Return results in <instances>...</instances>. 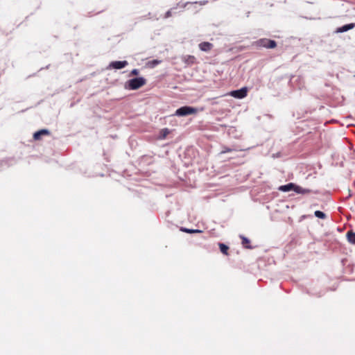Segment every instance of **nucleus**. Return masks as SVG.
<instances>
[{"label":"nucleus","mask_w":355,"mask_h":355,"mask_svg":"<svg viewBox=\"0 0 355 355\" xmlns=\"http://www.w3.org/2000/svg\"><path fill=\"white\" fill-rule=\"evenodd\" d=\"M146 83L144 77L133 78L125 82V88L129 90H136Z\"/></svg>","instance_id":"f257e3e1"},{"label":"nucleus","mask_w":355,"mask_h":355,"mask_svg":"<svg viewBox=\"0 0 355 355\" xmlns=\"http://www.w3.org/2000/svg\"><path fill=\"white\" fill-rule=\"evenodd\" d=\"M198 111V110L196 107L185 105L177 109L175 112V115L178 116H185L190 114H196Z\"/></svg>","instance_id":"f03ea898"},{"label":"nucleus","mask_w":355,"mask_h":355,"mask_svg":"<svg viewBox=\"0 0 355 355\" xmlns=\"http://www.w3.org/2000/svg\"><path fill=\"white\" fill-rule=\"evenodd\" d=\"M257 44L259 46H263L268 49H273L277 46V43L275 40L263 38L257 41Z\"/></svg>","instance_id":"7ed1b4c3"},{"label":"nucleus","mask_w":355,"mask_h":355,"mask_svg":"<svg viewBox=\"0 0 355 355\" xmlns=\"http://www.w3.org/2000/svg\"><path fill=\"white\" fill-rule=\"evenodd\" d=\"M128 64V61H112L109 65L107 67V69H121L125 68Z\"/></svg>","instance_id":"20e7f679"},{"label":"nucleus","mask_w":355,"mask_h":355,"mask_svg":"<svg viewBox=\"0 0 355 355\" xmlns=\"http://www.w3.org/2000/svg\"><path fill=\"white\" fill-rule=\"evenodd\" d=\"M230 95L234 98L241 99L247 96V88L242 87L240 89L232 91Z\"/></svg>","instance_id":"39448f33"},{"label":"nucleus","mask_w":355,"mask_h":355,"mask_svg":"<svg viewBox=\"0 0 355 355\" xmlns=\"http://www.w3.org/2000/svg\"><path fill=\"white\" fill-rule=\"evenodd\" d=\"M296 185L297 184H294L293 182H291V183H288V184L280 186L278 188V189L279 191H282V192H288V191H295Z\"/></svg>","instance_id":"423d86ee"},{"label":"nucleus","mask_w":355,"mask_h":355,"mask_svg":"<svg viewBox=\"0 0 355 355\" xmlns=\"http://www.w3.org/2000/svg\"><path fill=\"white\" fill-rule=\"evenodd\" d=\"M355 27V24L354 23H351V24H345L339 28H338L336 31V33H345V32H347L352 28H354Z\"/></svg>","instance_id":"0eeeda50"},{"label":"nucleus","mask_w":355,"mask_h":355,"mask_svg":"<svg viewBox=\"0 0 355 355\" xmlns=\"http://www.w3.org/2000/svg\"><path fill=\"white\" fill-rule=\"evenodd\" d=\"M50 134V132L47 129H42L37 132H35L33 134V139L35 140H39L41 139L42 136L43 135H49Z\"/></svg>","instance_id":"6e6552de"},{"label":"nucleus","mask_w":355,"mask_h":355,"mask_svg":"<svg viewBox=\"0 0 355 355\" xmlns=\"http://www.w3.org/2000/svg\"><path fill=\"white\" fill-rule=\"evenodd\" d=\"M213 47V44L208 42H203L199 44V48L202 51H209Z\"/></svg>","instance_id":"1a4fd4ad"},{"label":"nucleus","mask_w":355,"mask_h":355,"mask_svg":"<svg viewBox=\"0 0 355 355\" xmlns=\"http://www.w3.org/2000/svg\"><path fill=\"white\" fill-rule=\"evenodd\" d=\"M295 192L299 194H307L310 193L311 191L309 189H304L300 186L296 185Z\"/></svg>","instance_id":"9d476101"},{"label":"nucleus","mask_w":355,"mask_h":355,"mask_svg":"<svg viewBox=\"0 0 355 355\" xmlns=\"http://www.w3.org/2000/svg\"><path fill=\"white\" fill-rule=\"evenodd\" d=\"M347 237L348 241L352 244H355V232L349 231L347 232Z\"/></svg>","instance_id":"9b49d317"},{"label":"nucleus","mask_w":355,"mask_h":355,"mask_svg":"<svg viewBox=\"0 0 355 355\" xmlns=\"http://www.w3.org/2000/svg\"><path fill=\"white\" fill-rule=\"evenodd\" d=\"M181 230L184 232L192 234V233H201L202 230L198 229H188L186 227H182Z\"/></svg>","instance_id":"f8f14e48"},{"label":"nucleus","mask_w":355,"mask_h":355,"mask_svg":"<svg viewBox=\"0 0 355 355\" xmlns=\"http://www.w3.org/2000/svg\"><path fill=\"white\" fill-rule=\"evenodd\" d=\"M314 215L315 217L321 219H324L327 218V215L322 211L317 210L314 212Z\"/></svg>","instance_id":"ddd939ff"},{"label":"nucleus","mask_w":355,"mask_h":355,"mask_svg":"<svg viewBox=\"0 0 355 355\" xmlns=\"http://www.w3.org/2000/svg\"><path fill=\"white\" fill-rule=\"evenodd\" d=\"M219 248H220V250L222 253L225 254H227V250L229 249V247L224 244V243H219Z\"/></svg>","instance_id":"4468645a"},{"label":"nucleus","mask_w":355,"mask_h":355,"mask_svg":"<svg viewBox=\"0 0 355 355\" xmlns=\"http://www.w3.org/2000/svg\"><path fill=\"white\" fill-rule=\"evenodd\" d=\"M236 150H237L235 148H229L227 146H223L222 150L220 151V154H224L226 153H230V152L236 151Z\"/></svg>","instance_id":"2eb2a0df"},{"label":"nucleus","mask_w":355,"mask_h":355,"mask_svg":"<svg viewBox=\"0 0 355 355\" xmlns=\"http://www.w3.org/2000/svg\"><path fill=\"white\" fill-rule=\"evenodd\" d=\"M168 133H169V130H168V128L162 129V130L160 131V136H159V138H160V139H164Z\"/></svg>","instance_id":"dca6fc26"},{"label":"nucleus","mask_w":355,"mask_h":355,"mask_svg":"<svg viewBox=\"0 0 355 355\" xmlns=\"http://www.w3.org/2000/svg\"><path fill=\"white\" fill-rule=\"evenodd\" d=\"M240 237L242 239V244L243 245L250 243V240L247 237L243 236H240Z\"/></svg>","instance_id":"f3484780"},{"label":"nucleus","mask_w":355,"mask_h":355,"mask_svg":"<svg viewBox=\"0 0 355 355\" xmlns=\"http://www.w3.org/2000/svg\"><path fill=\"white\" fill-rule=\"evenodd\" d=\"M139 71L137 69H134L130 71V76H137L139 74Z\"/></svg>","instance_id":"a211bd4d"},{"label":"nucleus","mask_w":355,"mask_h":355,"mask_svg":"<svg viewBox=\"0 0 355 355\" xmlns=\"http://www.w3.org/2000/svg\"><path fill=\"white\" fill-rule=\"evenodd\" d=\"M171 16V10H168L166 14H165V16H164V18H168Z\"/></svg>","instance_id":"6ab92c4d"},{"label":"nucleus","mask_w":355,"mask_h":355,"mask_svg":"<svg viewBox=\"0 0 355 355\" xmlns=\"http://www.w3.org/2000/svg\"><path fill=\"white\" fill-rule=\"evenodd\" d=\"M194 60H195V58L193 56L190 55L188 58V62H189L190 63H193Z\"/></svg>","instance_id":"aec40b11"},{"label":"nucleus","mask_w":355,"mask_h":355,"mask_svg":"<svg viewBox=\"0 0 355 355\" xmlns=\"http://www.w3.org/2000/svg\"><path fill=\"white\" fill-rule=\"evenodd\" d=\"M207 1H196L195 3H199L200 5H205Z\"/></svg>","instance_id":"412c9836"},{"label":"nucleus","mask_w":355,"mask_h":355,"mask_svg":"<svg viewBox=\"0 0 355 355\" xmlns=\"http://www.w3.org/2000/svg\"><path fill=\"white\" fill-rule=\"evenodd\" d=\"M245 248H248V249H251L252 248V247L250 245H245Z\"/></svg>","instance_id":"4be33fe9"}]
</instances>
